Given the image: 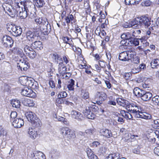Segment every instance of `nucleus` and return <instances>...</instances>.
I'll use <instances>...</instances> for the list:
<instances>
[{"instance_id": "f257e3e1", "label": "nucleus", "mask_w": 159, "mask_h": 159, "mask_svg": "<svg viewBox=\"0 0 159 159\" xmlns=\"http://www.w3.org/2000/svg\"><path fill=\"white\" fill-rule=\"evenodd\" d=\"M98 109V107L95 105L90 106L87 105L85 109L83 110V112L88 118L93 119L96 116L93 112L97 111Z\"/></svg>"}, {"instance_id": "f03ea898", "label": "nucleus", "mask_w": 159, "mask_h": 159, "mask_svg": "<svg viewBox=\"0 0 159 159\" xmlns=\"http://www.w3.org/2000/svg\"><path fill=\"white\" fill-rule=\"evenodd\" d=\"M7 30L12 33L14 36L17 37L20 36L22 33V30L20 27L10 24H8L6 25Z\"/></svg>"}, {"instance_id": "7ed1b4c3", "label": "nucleus", "mask_w": 159, "mask_h": 159, "mask_svg": "<svg viewBox=\"0 0 159 159\" xmlns=\"http://www.w3.org/2000/svg\"><path fill=\"white\" fill-rule=\"evenodd\" d=\"M1 42L3 46L5 48H11L13 45L14 41L8 35H2L1 37Z\"/></svg>"}, {"instance_id": "20e7f679", "label": "nucleus", "mask_w": 159, "mask_h": 159, "mask_svg": "<svg viewBox=\"0 0 159 159\" xmlns=\"http://www.w3.org/2000/svg\"><path fill=\"white\" fill-rule=\"evenodd\" d=\"M60 133L62 135L64 138H67L68 140L74 138L75 137L74 132L67 127L62 128L60 130Z\"/></svg>"}, {"instance_id": "39448f33", "label": "nucleus", "mask_w": 159, "mask_h": 159, "mask_svg": "<svg viewBox=\"0 0 159 159\" xmlns=\"http://www.w3.org/2000/svg\"><path fill=\"white\" fill-rule=\"evenodd\" d=\"M24 50L26 55L31 59H34L36 56V52L31 46L24 45Z\"/></svg>"}, {"instance_id": "423d86ee", "label": "nucleus", "mask_w": 159, "mask_h": 159, "mask_svg": "<svg viewBox=\"0 0 159 159\" xmlns=\"http://www.w3.org/2000/svg\"><path fill=\"white\" fill-rule=\"evenodd\" d=\"M129 108V111L131 113H133V115L136 117L137 114L139 113V109H140V107L138 106L137 104L134 103H129L127 107Z\"/></svg>"}, {"instance_id": "0eeeda50", "label": "nucleus", "mask_w": 159, "mask_h": 159, "mask_svg": "<svg viewBox=\"0 0 159 159\" xmlns=\"http://www.w3.org/2000/svg\"><path fill=\"white\" fill-rule=\"evenodd\" d=\"M17 66L21 71H25L29 68L30 64L26 59L23 58L19 60V62L17 63Z\"/></svg>"}, {"instance_id": "6e6552de", "label": "nucleus", "mask_w": 159, "mask_h": 159, "mask_svg": "<svg viewBox=\"0 0 159 159\" xmlns=\"http://www.w3.org/2000/svg\"><path fill=\"white\" fill-rule=\"evenodd\" d=\"M139 17L140 21V26H144L145 27H148L150 26L151 23L149 18L145 16Z\"/></svg>"}, {"instance_id": "1a4fd4ad", "label": "nucleus", "mask_w": 159, "mask_h": 159, "mask_svg": "<svg viewBox=\"0 0 159 159\" xmlns=\"http://www.w3.org/2000/svg\"><path fill=\"white\" fill-rule=\"evenodd\" d=\"M21 93L24 96L30 98H34L36 96L35 93L28 87L22 89Z\"/></svg>"}, {"instance_id": "9d476101", "label": "nucleus", "mask_w": 159, "mask_h": 159, "mask_svg": "<svg viewBox=\"0 0 159 159\" xmlns=\"http://www.w3.org/2000/svg\"><path fill=\"white\" fill-rule=\"evenodd\" d=\"M11 121L12 122L13 126L16 128H20L24 124V120L21 118H16L14 120L11 119Z\"/></svg>"}, {"instance_id": "9b49d317", "label": "nucleus", "mask_w": 159, "mask_h": 159, "mask_svg": "<svg viewBox=\"0 0 159 159\" xmlns=\"http://www.w3.org/2000/svg\"><path fill=\"white\" fill-rule=\"evenodd\" d=\"M31 157L33 159H45L44 154L40 151H34L31 154Z\"/></svg>"}, {"instance_id": "f8f14e48", "label": "nucleus", "mask_w": 159, "mask_h": 159, "mask_svg": "<svg viewBox=\"0 0 159 159\" xmlns=\"http://www.w3.org/2000/svg\"><path fill=\"white\" fill-rule=\"evenodd\" d=\"M99 133L101 135L107 138H110L112 136L111 131L107 129L103 128L101 129Z\"/></svg>"}, {"instance_id": "ddd939ff", "label": "nucleus", "mask_w": 159, "mask_h": 159, "mask_svg": "<svg viewBox=\"0 0 159 159\" xmlns=\"http://www.w3.org/2000/svg\"><path fill=\"white\" fill-rule=\"evenodd\" d=\"M27 131L28 134L31 138L34 139L38 136L37 130L35 128L32 127H29Z\"/></svg>"}, {"instance_id": "4468645a", "label": "nucleus", "mask_w": 159, "mask_h": 159, "mask_svg": "<svg viewBox=\"0 0 159 159\" xmlns=\"http://www.w3.org/2000/svg\"><path fill=\"white\" fill-rule=\"evenodd\" d=\"M26 37L29 41L33 42L38 37V36L35 32L29 31L26 33Z\"/></svg>"}, {"instance_id": "2eb2a0df", "label": "nucleus", "mask_w": 159, "mask_h": 159, "mask_svg": "<svg viewBox=\"0 0 159 159\" xmlns=\"http://www.w3.org/2000/svg\"><path fill=\"white\" fill-rule=\"evenodd\" d=\"M135 117L136 118H140L146 120H149L152 118V116L150 114L148 113L141 112L139 111V113L137 114Z\"/></svg>"}, {"instance_id": "dca6fc26", "label": "nucleus", "mask_w": 159, "mask_h": 159, "mask_svg": "<svg viewBox=\"0 0 159 159\" xmlns=\"http://www.w3.org/2000/svg\"><path fill=\"white\" fill-rule=\"evenodd\" d=\"M129 61L131 60L136 55L135 49L133 48H130L126 51Z\"/></svg>"}, {"instance_id": "f3484780", "label": "nucleus", "mask_w": 159, "mask_h": 159, "mask_svg": "<svg viewBox=\"0 0 159 159\" xmlns=\"http://www.w3.org/2000/svg\"><path fill=\"white\" fill-rule=\"evenodd\" d=\"M95 97L96 100L103 101L106 98L107 95L104 92H98L95 95Z\"/></svg>"}, {"instance_id": "a211bd4d", "label": "nucleus", "mask_w": 159, "mask_h": 159, "mask_svg": "<svg viewBox=\"0 0 159 159\" xmlns=\"http://www.w3.org/2000/svg\"><path fill=\"white\" fill-rule=\"evenodd\" d=\"M16 8V10L19 11V15L21 19L25 18L28 16L27 11L24 9L22 7H21L20 8Z\"/></svg>"}, {"instance_id": "6ab92c4d", "label": "nucleus", "mask_w": 159, "mask_h": 159, "mask_svg": "<svg viewBox=\"0 0 159 159\" xmlns=\"http://www.w3.org/2000/svg\"><path fill=\"white\" fill-rule=\"evenodd\" d=\"M72 117L78 120L82 119L83 116L80 112L76 111H73L71 112Z\"/></svg>"}, {"instance_id": "aec40b11", "label": "nucleus", "mask_w": 159, "mask_h": 159, "mask_svg": "<svg viewBox=\"0 0 159 159\" xmlns=\"http://www.w3.org/2000/svg\"><path fill=\"white\" fill-rule=\"evenodd\" d=\"M131 27L133 28H138L140 26V21L139 17H137L133 20L130 22Z\"/></svg>"}, {"instance_id": "412c9836", "label": "nucleus", "mask_w": 159, "mask_h": 159, "mask_svg": "<svg viewBox=\"0 0 159 159\" xmlns=\"http://www.w3.org/2000/svg\"><path fill=\"white\" fill-rule=\"evenodd\" d=\"M85 151L89 159H98L97 156L93 154V152L89 148H87Z\"/></svg>"}, {"instance_id": "4be33fe9", "label": "nucleus", "mask_w": 159, "mask_h": 159, "mask_svg": "<svg viewBox=\"0 0 159 159\" xmlns=\"http://www.w3.org/2000/svg\"><path fill=\"white\" fill-rule=\"evenodd\" d=\"M152 97V94L150 92H146L144 91V93H143L141 99L144 101H147L150 100Z\"/></svg>"}, {"instance_id": "5701e85b", "label": "nucleus", "mask_w": 159, "mask_h": 159, "mask_svg": "<svg viewBox=\"0 0 159 159\" xmlns=\"http://www.w3.org/2000/svg\"><path fill=\"white\" fill-rule=\"evenodd\" d=\"M21 101L22 103L26 106L32 107L34 105L33 101L30 99L22 98Z\"/></svg>"}, {"instance_id": "b1692460", "label": "nucleus", "mask_w": 159, "mask_h": 159, "mask_svg": "<svg viewBox=\"0 0 159 159\" xmlns=\"http://www.w3.org/2000/svg\"><path fill=\"white\" fill-rule=\"evenodd\" d=\"M119 59L122 61H129L126 51L120 53L119 55Z\"/></svg>"}, {"instance_id": "393cba45", "label": "nucleus", "mask_w": 159, "mask_h": 159, "mask_svg": "<svg viewBox=\"0 0 159 159\" xmlns=\"http://www.w3.org/2000/svg\"><path fill=\"white\" fill-rule=\"evenodd\" d=\"M31 46L38 50H41L43 48V46L42 43L40 41H35L34 43H32Z\"/></svg>"}, {"instance_id": "a878e982", "label": "nucleus", "mask_w": 159, "mask_h": 159, "mask_svg": "<svg viewBox=\"0 0 159 159\" xmlns=\"http://www.w3.org/2000/svg\"><path fill=\"white\" fill-rule=\"evenodd\" d=\"M21 81L20 82L23 85H25L26 86H28L29 87L30 85L32 83L33 80H29V78L27 77H23L21 78Z\"/></svg>"}, {"instance_id": "bb28decb", "label": "nucleus", "mask_w": 159, "mask_h": 159, "mask_svg": "<svg viewBox=\"0 0 159 159\" xmlns=\"http://www.w3.org/2000/svg\"><path fill=\"white\" fill-rule=\"evenodd\" d=\"M117 103L123 107H127L128 105L129 102L125 99L118 98L116 99Z\"/></svg>"}, {"instance_id": "cd10ccee", "label": "nucleus", "mask_w": 159, "mask_h": 159, "mask_svg": "<svg viewBox=\"0 0 159 159\" xmlns=\"http://www.w3.org/2000/svg\"><path fill=\"white\" fill-rule=\"evenodd\" d=\"M13 51L16 53L22 58L25 57V53L23 52V50L20 48L15 47L13 50Z\"/></svg>"}, {"instance_id": "c85d7f7f", "label": "nucleus", "mask_w": 159, "mask_h": 159, "mask_svg": "<svg viewBox=\"0 0 159 159\" xmlns=\"http://www.w3.org/2000/svg\"><path fill=\"white\" fill-rule=\"evenodd\" d=\"M33 127H40L41 125V122L40 120L37 117L35 119L31 121Z\"/></svg>"}, {"instance_id": "c756f323", "label": "nucleus", "mask_w": 159, "mask_h": 159, "mask_svg": "<svg viewBox=\"0 0 159 159\" xmlns=\"http://www.w3.org/2000/svg\"><path fill=\"white\" fill-rule=\"evenodd\" d=\"M42 29V31L44 35H48L51 30V28L50 25L49 24L48 25H44L41 27Z\"/></svg>"}, {"instance_id": "7c9ffc66", "label": "nucleus", "mask_w": 159, "mask_h": 159, "mask_svg": "<svg viewBox=\"0 0 159 159\" xmlns=\"http://www.w3.org/2000/svg\"><path fill=\"white\" fill-rule=\"evenodd\" d=\"M11 104L13 107L17 108H19L20 106V101L17 99L12 100L11 102Z\"/></svg>"}, {"instance_id": "2f4dec72", "label": "nucleus", "mask_w": 159, "mask_h": 159, "mask_svg": "<svg viewBox=\"0 0 159 159\" xmlns=\"http://www.w3.org/2000/svg\"><path fill=\"white\" fill-rule=\"evenodd\" d=\"M27 118L28 120H30L31 121L37 118L36 115L33 112L30 111L27 113Z\"/></svg>"}, {"instance_id": "473e14b6", "label": "nucleus", "mask_w": 159, "mask_h": 159, "mask_svg": "<svg viewBox=\"0 0 159 159\" xmlns=\"http://www.w3.org/2000/svg\"><path fill=\"white\" fill-rule=\"evenodd\" d=\"M151 66L152 68H155L159 66V59H154L151 62Z\"/></svg>"}, {"instance_id": "72a5a7b5", "label": "nucleus", "mask_w": 159, "mask_h": 159, "mask_svg": "<svg viewBox=\"0 0 159 159\" xmlns=\"http://www.w3.org/2000/svg\"><path fill=\"white\" fill-rule=\"evenodd\" d=\"M36 6L39 7H42L45 4V2L43 0H34Z\"/></svg>"}, {"instance_id": "f704fd0d", "label": "nucleus", "mask_w": 159, "mask_h": 159, "mask_svg": "<svg viewBox=\"0 0 159 159\" xmlns=\"http://www.w3.org/2000/svg\"><path fill=\"white\" fill-rule=\"evenodd\" d=\"M50 156L52 158H54L59 155V153L56 150L53 149L50 152Z\"/></svg>"}, {"instance_id": "c9c22d12", "label": "nucleus", "mask_w": 159, "mask_h": 159, "mask_svg": "<svg viewBox=\"0 0 159 159\" xmlns=\"http://www.w3.org/2000/svg\"><path fill=\"white\" fill-rule=\"evenodd\" d=\"M81 96L83 98L86 99H88L89 97V93L86 91L82 90L81 91Z\"/></svg>"}, {"instance_id": "e433bc0d", "label": "nucleus", "mask_w": 159, "mask_h": 159, "mask_svg": "<svg viewBox=\"0 0 159 159\" xmlns=\"http://www.w3.org/2000/svg\"><path fill=\"white\" fill-rule=\"evenodd\" d=\"M28 16L30 18H32L35 17L36 15V13L35 12L34 8H33V9H31L30 10L27 11Z\"/></svg>"}, {"instance_id": "4c0bfd02", "label": "nucleus", "mask_w": 159, "mask_h": 159, "mask_svg": "<svg viewBox=\"0 0 159 159\" xmlns=\"http://www.w3.org/2000/svg\"><path fill=\"white\" fill-rule=\"evenodd\" d=\"M75 84V81L72 79H71L69 81V84L67 85V88L69 90H74V85Z\"/></svg>"}, {"instance_id": "58836bf2", "label": "nucleus", "mask_w": 159, "mask_h": 159, "mask_svg": "<svg viewBox=\"0 0 159 159\" xmlns=\"http://www.w3.org/2000/svg\"><path fill=\"white\" fill-rule=\"evenodd\" d=\"M152 101L155 105H159V96L157 95L152 99Z\"/></svg>"}, {"instance_id": "ea45409f", "label": "nucleus", "mask_w": 159, "mask_h": 159, "mask_svg": "<svg viewBox=\"0 0 159 159\" xmlns=\"http://www.w3.org/2000/svg\"><path fill=\"white\" fill-rule=\"evenodd\" d=\"M66 72V66H64L61 68L60 67L59 69V72L60 74V76H61V75L64 76Z\"/></svg>"}, {"instance_id": "a19ab883", "label": "nucleus", "mask_w": 159, "mask_h": 159, "mask_svg": "<svg viewBox=\"0 0 159 159\" xmlns=\"http://www.w3.org/2000/svg\"><path fill=\"white\" fill-rule=\"evenodd\" d=\"M74 19V17L72 14L66 16L65 18V20L66 23L68 24L70 23L71 21H72Z\"/></svg>"}, {"instance_id": "79ce46f5", "label": "nucleus", "mask_w": 159, "mask_h": 159, "mask_svg": "<svg viewBox=\"0 0 159 159\" xmlns=\"http://www.w3.org/2000/svg\"><path fill=\"white\" fill-rule=\"evenodd\" d=\"M129 42L131 43V44H132L135 46H138L139 44V39H133V38L131 40H130Z\"/></svg>"}, {"instance_id": "37998d69", "label": "nucleus", "mask_w": 159, "mask_h": 159, "mask_svg": "<svg viewBox=\"0 0 159 159\" xmlns=\"http://www.w3.org/2000/svg\"><path fill=\"white\" fill-rule=\"evenodd\" d=\"M48 22L47 18L42 17L41 22L40 24L41 25L40 26L41 27L44 25H48Z\"/></svg>"}, {"instance_id": "c03bdc74", "label": "nucleus", "mask_w": 159, "mask_h": 159, "mask_svg": "<svg viewBox=\"0 0 159 159\" xmlns=\"http://www.w3.org/2000/svg\"><path fill=\"white\" fill-rule=\"evenodd\" d=\"M67 94L66 92L64 91L59 92L58 94L57 97L62 98H66L67 96Z\"/></svg>"}, {"instance_id": "a18cd8bd", "label": "nucleus", "mask_w": 159, "mask_h": 159, "mask_svg": "<svg viewBox=\"0 0 159 159\" xmlns=\"http://www.w3.org/2000/svg\"><path fill=\"white\" fill-rule=\"evenodd\" d=\"M11 4L5 3L2 5L3 7L5 12H7V10H9L12 7L11 6Z\"/></svg>"}, {"instance_id": "49530a36", "label": "nucleus", "mask_w": 159, "mask_h": 159, "mask_svg": "<svg viewBox=\"0 0 159 159\" xmlns=\"http://www.w3.org/2000/svg\"><path fill=\"white\" fill-rule=\"evenodd\" d=\"M7 134V132L3 127L1 125H0V136H6Z\"/></svg>"}, {"instance_id": "de8ad7c7", "label": "nucleus", "mask_w": 159, "mask_h": 159, "mask_svg": "<svg viewBox=\"0 0 159 159\" xmlns=\"http://www.w3.org/2000/svg\"><path fill=\"white\" fill-rule=\"evenodd\" d=\"M53 58L55 60V61L57 62V63L58 62V61H61L62 60V58L59 55L57 54L56 53L53 55Z\"/></svg>"}, {"instance_id": "09e8293b", "label": "nucleus", "mask_w": 159, "mask_h": 159, "mask_svg": "<svg viewBox=\"0 0 159 159\" xmlns=\"http://www.w3.org/2000/svg\"><path fill=\"white\" fill-rule=\"evenodd\" d=\"M15 10L12 9V7L9 10H7V12H6V13H7L9 15L13 17L15 16L14 13Z\"/></svg>"}, {"instance_id": "8fccbe9b", "label": "nucleus", "mask_w": 159, "mask_h": 159, "mask_svg": "<svg viewBox=\"0 0 159 159\" xmlns=\"http://www.w3.org/2000/svg\"><path fill=\"white\" fill-rule=\"evenodd\" d=\"M120 154L118 153H114L110 154V157L112 159H119Z\"/></svg>"}, {"instance_id": "3c124183", "label": "nucleus", "mask_w": 159, "mask_h": 159, "mask_svg": "<svg viewBox=\"0 0 159 159\" xmlns=\"http://www.w3.org/2000/svg\"><path fill=\"white\" fill-rule=\"evenodd\" d=\"M126 34V40H131L132 38H134L132 36V33L131 32H127L125 33Z\"/></svg>"}, {"instance_id": "603ef678", "label": "nucleus", "mask_w": 159, "mask_h": 159, "mask_svg": "<svg viewBox=\"0 0 159 159\" xmlns=\"http://www.w3.org/2000/svg\"><path fill=\"white\" fill-rule=\"evenodd\" d=\"M151 2L149 0H145L142 3V5L143 6H149L151 5Z\"/></svg>"}, {"instance_id": "864d4df0", "label": "nucleus", "mask_w": 159, "mask_h": 159, "mask_svg": "<svg viewBox=\"0 0 159 159\" xmlns=\"http://www.w3.org/2000/svg\"><path fill=\"white\" fill-rule=\"evenodd\" d=\"M141 33V31L140 30H135L132 32V36L133 37H137L136 35L139 34Z\"/></svg>"}, {"instance_id": "5fc2aeb1", "label": "nucleus", "mask_w": 159, "mask_h": 159, "mask_svg": "<svg viewBox=\"0 0 159 159\" xmlns=\"http://www.w3.org/2000/svg\"><path fill=\"white\" fill-rule=\"evenodd\" d=\"M49 84L50 87L52 88H54L55 87V84L52 78H50L49 80Z\"/></svg>"}, {"instance_id": "6e6d98bb", "label": "nucleus", "mask_w": 159, "mask_h": 159, "mask_svg": "<svg viewBox=\"0 0 159 159\" xmlns=\"http://www.w3.org/2000/svg\"><path fill=\"white\" fill-rule=\"evenodd\" d=\"M17 116V113L16 111H13L11 113V119L10 120H14L16 119L15 118Z\"/></svg>"}, {"instance_id": "4d7b16f0", "label": "nucleus", "mask_w": 159, "mask_h": 159, "mask_svg": "<svg viewBox=\"0 0 159 159\" xmlns=\"http://www.w3.org/2000/svg\"><path fill=\"white\" fill-rule=\"evenodd\" d=\"M131 75L130 73H126L124 75V77L126 80H130Z\"/></svg>"}, {"instance_id": "13d9d810", "label": "nucleus", "mask_w": 159, "mask_h": 159, "mask_svg": "<svg viewBox=\"0 0 159 159\" xmlns=\"http://www.w3.org/2000/svg\"><path fill=\"white\" fill-rule=\"evenodd\" d=\"M132 60H131V61H132L135 64H138L139 62V59L137 57H134L132 58Z\"/></svg>"}, {"instance_id": "bf43d9fd", "label": "nucleus", "mask_w": 159, "mask_h": 159, "mask_svg": "<svg viewBox=\"0 0 159 159\" xmlns=\"http://www.w3.org/2000/svg\"><path fill=\"white\" fill-rule=\"evenodd\" d=\"M154 126L157 129H159V119L154 120Z\"/></svg>"}, {"instance_id": "052dcab7", "label": "nucleus", "mask_w": 159, "mask_h": 159, "mask_svg": "<svg viewBox=\"0 0 159 159\" xmlns=\"http://www.w3.org/2000/svg\"><path fill=\"white\" fill-rule=\"evenodd\" d=\"M140 71V69L138 67L137 68H133L131 72L133 74H135L139 73Z\"/></svg>"}, {"instance_id": "680f3d73", "label": "nucleus", "mask_w": 159, "mask_h": 159, "mask_svg": "<svg viewBox=\"0 0 159 159\" xmlns=\"http://www.w3.org/2000/svg\"><path fill=\"white\" fill-rule=\"evenodd\" d=\"M100 143L98 141H94L93 142L92 146L93 147H97L99 146Z\"/></svg>"}, {"instance_id": "e2e57ef3", "label": "nucleus", "mask_w": 159, "mask_h": 159, "mask_svg": "<svg viewBox=\"0 0 159 159\" xmlns=\"http://www.w3.org/2000/svg\"><path fill=\"white\" fill-rule=\"evenodd\" d=\"M55 116H56L55 118H57V119L59 121L64 122L65 120V119L63 117L60 116H58V117H57V116L56 115L54 116V117H55Z\"/></svg>"}, {"instance_id": "0e129e2a", "label": "nucleus", "mask_w": 159, "mask_h": 159, "mask_svg": "<svg viewBox=\"0 0 159 159\" xmlns=\"http://www.w3.org/2000/svg\"><path fill=\"white\" fill-rule=\"evenodd\" d=\"M63 40L65 43L70 44V43H69V42H70V39L68 37H64L63 39Z\"/></svg>"}, {"instance_id": "69168bd1", "label": "nucleus", "mask_w": 159, "mask_h": 159, "mask_svg": "<svg viewBox=\"0 0 159 159\" xmlns=\"http://www.w3.org/2000/svg\"><path fill=\"white\" fill-rule=\"evenodd\" d=\"M143 93H144V91L140 89V91H139L138 92V94H136V96L138 97H140L142 96Z\"/></svg>"}, {"instance_id": "338daca9", "label": "nucleus", "mask_w": 159, "mask_h": 159, "mask_svg": "<svg viewBox=\"0 0 159 159\" xmlns=\"http://www.w3.org/2000/svg\"><path fill=\"white\" fill-rule=\"evenodd\" d=\"M107 57L109 62H110L111 60V54L110 52H107L106 54Z\"/></svg>"}, {"instance_id": "774afa93", "label": "nucleus", "mask_w": 159, "mask_h": 159, "mask_svg": "<svg viewBox=\"0 0 159 159\" xmlns=\"http://www.w3.org/2000/svg\"><path fill=\"white\" fill-rule=\"evenodd\" d=\"M154 151L155 154L159 156V146L155 147L154 149Z\"/></svg>"}]
</instances>
